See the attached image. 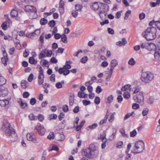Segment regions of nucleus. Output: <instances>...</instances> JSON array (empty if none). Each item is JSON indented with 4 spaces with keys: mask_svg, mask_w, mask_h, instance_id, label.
I'll return each instance as SVG.
<instances>
[{
    "mask_svg": "<svg viewBox=\"0 0 160 160\" xmlns=\"http://www.w3.org/2000/svg\"><path fill=\"white\" fill-rule=\"evenodd\" d=\"M2 128L5 129V134L9 137L11 141L14 142L17 140L18 137L15 131L11 127L10 123L8 122L4 123Z\"/></svg>",
    "mask_w": 160,
    "mask_h": 160,
    "instance_id": "1",
    "label": "nucleus"
},
{
    "mask_svg": "<svg viewBox=\"0 0 160 160\" xmlns=\"http://www.w3.org/2000/svg\"><path fill=\"white\" fill-rule=\"evenodd\" d=\"M157 32V29L155 28L149 27L142 33V35L147 40H152L156 38Z\"/></svg>",
    "mask_w": 160,
    "mask_h": 160,
    "instance_id": "2",
    "label": "nucleus"
},
{
    "mask_svg": "<svg viewBox=\"0 0 160 160\" xmlns=\"http://www.w3.org/2000/svg\"><path fill=\"white\" fill-rule=\"evenodd\" d=\"M154 78L153 74L150 72H142L141 78L142 82L145 84L149 83Z\"/></svg>",
    "mask_w": 160,
    "mask_h": 160,
    "instance_id": "3",
    "label": "nucleus"
},
{
    "mask_svg": "<svg viewBox=\"0 0 160 160\" xmlns=\"http://www.w3.org/2000/svg\"><path fill=\"white\" fill-rule=\"evenodd\" d=\"M109 10V7L107 4L102 3L98 9V14L102 19L105 18Z\"/></svg>",
    "mask_w": 160,
    "mask_h": 160,
    "instance_id": "4",
    "label": "nucleus"
},
{
    "mask_svg": "<svg viewBox=\"0 0 160 160\" xmlns=\"http://www.w3.org/2000/svg\"><path fill=\"white\" fill-rule=\"evenodd\" d=\"M144 148V144L142 140L137 141L135 143L132 152L134 153H141Z\"/></svg>",
    "mask_w": 160,
    "mask_h": 160,
    "instance_id": "5",
    "label": "nucleus"
},
{
    "mask_svg": "<svg viewBox=\"0 0 160 160\" xmlns=\"http://www.w3.org/2000/svg\"><path fill=\"white\" fill-rule=\"evenodd\" d=\"M88 148L91 159L93 158L94 156H97L98 154L99 153L98 149L94 144H91L89 145Z\"/></svg>",
    "mask_w": 160,
    "mask_h": 160,
    "instance_id": "6",
    "label": "nucleus"
},
{
    "mask_svg": "<svg viewBox=\"0 0 160 160\" xmlns=\"http://www.w3.org/2000/svg\"><path fill=\"white\" fill-rule=\"evenodd\" d=\"M133 99L134 100L137 102L142 104L143 103L144 97L142 92H140L139 94H136L134 96Z\"/></svg>",
    "mask_w": 160,
    "mask_h": 160,
    "instance_id": "7",
    "label": "nucleus"
},
{
    "mask_svg": "<svg viewBox=\"0 0 160 160\" xmlns=\"http://www.w3.org/2000/svg\"><path fill=\"white\" fill-rule=\"evenodd\" d=\"M39 75L38 77V83L39 85H42L43 83L44 75L43 74V71L42 67L39 65Z\"/></svg>",
    "mask_w": 160,
    "mask_h": 160,
    "instance_id": "8",
    "label": "nucleus"
},
{
    "mask_svg": "<svg viewBox=\"0 0 160 160\" xmlns=\"http://www.w3.org/2000/svg\"><path fill=\"white\" fill-rule=\"evenodd\" d=\"M27 139L28 141H31L34 143H38V142L35 136L31 133H28L27 135Z\"/></svg>",
    "mask_w": 160,
    "mask_h": 160,
    "instance_id": "9",
    "label": "nucleus"
},
{
    "mask_svg": "<svg viewBox=\"0 0 160 160\" xmlns=\"http://www.w3.org/2000/svg\"><path fill=\"white\" fill-rule=\"evenodd\" d=\"M36 129L38 132L39 134L41 135H43L44 134L45 129L44 128L42 125H40L37 126L35 127Z\"/></svg>",
    "mask_w": 160,
    "mask_h": 160,
    "instance_id": "10",
    "label": "nucleus"
},
{
    "mask_svg": "<svg viewBox=\"0 0 160 160\" xmlns=\"http://www.w3.org/2000/svg\"><path fill=\"white\" fill-rule=\"evenodd\" d=\"M23 9L25 12L30 13L32 11H36V9L33 6L27 5L24 7Z\"/></svg>",
    "mask_w": 160,
    "mask_h": 160,
    "instance_id": "11",
    "label": "nucleus"
},
{
    "mask_svg": "<svg viewBox=\"0 0 160 160\" xmlns=\"http://www.w3.org/2000/svg\"><path fill=\"white\" fill-rule=\"evenodd\" d=\"M89 150L88 148L87 149H83L82 150V155L87 158L91 159Z\"/></svg>",
    "mask_w": 160,
    "mask_h": 160,
    "instance_id": "12",
    "label": "nucleus"
},
{
    "mask_svg": "<svg viewBox=\"0 0 160 160\" xmlns=\"http://www.w3.org/2000/svg\"><path fill=\"white\" fill-rule=\"evenodd\" d=\"M8 93V90L7 88H0V97H6Z\"/></svg>",
    "mask_w": 160,
    "mask_h": 160,
    "instance_id": "13",
    "label": "nucleus"
},
{
    "mask_svg": "<svg viewBox=\"0 0 160 160\" xmlns=\"http://www.w3.org/2000/svg\"><path fill=\"white\" fill-rule=\"evenodd\" d=\"M141 89V87L139 86H137L135 87L132 90H131V91L133 92V94H139V92H142L140 91Z\"/></svg>",
    "mask_w": 160,
    "mask_h": 160,
    "instance_id": "14",
    "label": "nucleus"
},
{
    "mask_svg": "<svg viewBox=\"0 0 160 160\" xmlns=\"http://www.w3.org/2000/svg\"><path fill=\"white\" fill-rule=\"evenodd\" d=\"M37 9L36 11H32L30 12L29 15V17L31 19H34L37 18L38 15L37 14Z\"/></svg>",
    "mask_w": 160,
    "mask_h": 160,
    "instance_id": "15",
    "label": "nucleus"
},
{
    "mask_svg": "<svg viewBox=\"0 0 160 160\" xmlns=\"http://www.w3.org/2000/svg\"><path fill=\"white\" fill-rule=\"evenodd\" d=\"M20 37L17 36L16 38L14 39L13 41L15 44L16 47L18 49H19V46H20V41L19 40Z\"/></svg>",
    "mask_w": 160,
    "mask_h": 160,
    "instance_id": "16",
    "label": "nucleus"
},
{
    "mask_svg": "<svg viewBox=\"0 0 160 160\" xmlns=\"http://www.w3.org/2000/svg\"><path fill=\"white\" fill-rule=\"evenodd\" d=\"M127 43V41L125 38H122V41H119L116 42L117 45L119 46H124Z\"/></svg>",
    "mask_w": 160,
    "mask_h": 160,
    "instance_id": "17",
    "label": "nucleus"
},
{
    "mask_svg": "<svg viewBox=\"0 0 160 160\" xmlns=\"http://www.w3.org/2000/svg\"><path fill=\"white\" fill-rule=\"evenodd\" d=\"M101 3L100 2H94L92 5V8L95 10H98L100 7Z\"/></svg>",
    "mask_w": 160,
    "mask_h": 160,
    "instance_id": "18",
    "label": "nucleus"
},
{
    "mask_svg": "<svg viewBox=\"0 0 160 160\" xmlns=\"http://www.w3.org/2000/svg\"><path fill=\"white\" fill-rule=\"evenodd\" d=\"M9 103L8 100L6 99L0 100V105L1 107H4L8 105Z\"/></svg>",
    "mask_w": 160,
    "mask_h": 160,
    "instance_id": "19",
    "label": "nucleus"
},
{
    "mask_svg": "<svg viewBox=\"0 0 160 160\" xmlns=\"http://www.w3.org/2000/svg\"><path fill=\"white\" fill-rule=\"evenodd\" d=\"M150 44L148 42H144L142 43L141 45V47L142 49H149V47L150 46Z\"/></svg>",
    "mask_w": 160,
    "mask_h": 160,
    "instance_id": "20",
    "label": "nucleus"
},
{
    "mask_svg": "<svg viewBox=\"0 0 160 160\" xmlns=\"http://www.w3.org/2000/svg\"><path fill=\"white\" fill-rule=\"evenodd\" d=\"M29 62L32 64H36L37 63V59H35L33 57H30L29 58Z\"/></svg>",
    "mask_w": 160,
    "mask_h": 160,
    "instance_id": "21",
    "label": "nucleus"
},
{
    "mask_svg": "<svg viewBox=\"0 0 160 160\" xmlns=\"http://www.w3.org/2000/svg\"><path fill=\"white\" fill-rule=\"evenodd\" d=\"M57 138V140L62 141L64 139L65 137L63 134L59 133L58 134Z\"/></svg>",
    "mask_w": 160,
    "mask_h": 160,
    "instance_id": "22",
    "label": "nucleus"
},
{
    "mask_svg": "<svg viewBox=\"0 0 160 160\" xmlns=\"http://www.w3.org/2000/svg\"><path fill=\"white\" fill-rule=\"evenodd\" d=\"M6 80L4 77L2 76L0 74V86L5 84L6 83Z\"/></svg>",
    "mask_w": 160,
    "mask_h": 160,
    "instance_id": "23",
    "label": "nucleus"
},
{
    "mask_svg": "<svg viewBox=\"0 0 160 160\" xmlns=\"http://www.w3.org/2000/svg\"><path fill=\"white\" fill-rule=\"evenodd\" d=\"M131 86L129 84H127L125 85L123 87H122L121 88V90L122 91H127L128 90H131L130 87Z\"/></svg>",
    "mask_w": 160,
    "mask_h": 160,
    "instance_id": "24",
    "label": "nucleus"
},
{
    "mask_svg": "<svg viewBox=\"0 0 160 160\" xmlns=\"http://www.w3.org/2000/svg\"><path fill=\"white\" fill-rule=\"evenodd\" d=\"M11 15L13 18L16 17L18 15V12L15 9H13L11 12Z\"/></svg>",
    "mask_w": 160,
    "mask_h": 160,
    "instance_id": "25",
    "label": "nucleus"
},
{
    "mask_svg": "<svg viewBox=\"0 0 160 160\" xmlns=\"http://www.w3.org/2000/svg\"><path fill=\"white\" fill-rule=\"evenodd\" d=\"M21 107L22 108L24 109H27L28 108V104L26 103H24L21 100Z\"/></svg>",
    "mask_w": 160,
    "mask_h": 160,
    "instance_id": "26",
    "label": "nucleus"
},
{
    "mask_svg": "<svg viewBox=\"0 0 160 160\" xmlns=\"http://www.w3.org/2000/svg\"><path fill=\"white\" fill-rule=\"evenodd\" d=\"M28 83L25 80H22L21 82V87L23 88H26L27 87Z\"/></svg>",
    "mask_w": 160,
    "mask_h": 160,
    "instance_id": "27",
    "label": "nucleus"
},
{
    "mask_svg": "<svg viewBox=\"0 0 160 160\" xmlns=\"http://www.w3.org/2000/svg\"><path fill=\"white\" fill-rule=\"evenodd\" d=\"M118 64L117 61L115 59H113L112 60L111 62V67L114 68Z\"/></svg>",
    "mask_w": 160,
    "mask_h": 160,
    "instance_id": "28",
    "label": "nucleus"
},
{
    "mask_svg": "<svg viewBox=\"0 0 160 160\" xmlns=\"http://www.w3.org/2000/svg\"><path fill=\"white\" fill-rule=\"evenodd\" d=\"M28 118L31 120H37V116L34 115L33 113H31L28 116Z\"/></svg>",
    "mask_w": 160,
    "mask_h": 160,
    "instance_id": "29",
    "label": "nucleus"
},
{
    "mask_svg": "<svg viewBox=\"0 0 160 160\" xmlns=\"http://www.w3.org/2000/svg\"><path fill=\"white\" fill-rule=\"evenodd\" d=\"M98 126V124L97 123H94L91 125L87 127L88 130L89 129H95Z\"/></svg>",
    "mask_w": 160,
    "mask_h": 160,
    "instance_id": "30",
    "label": "nucleus"
},
{
    "mask_svg": "<svg viewBox=\"0 0 160 160\" xmlns=\"http://www.w3.org/2000/svg\"><path fill=\"white\" fill-rule=\"evenodd\" d=\"M106 137V134L105 131H103L102 133L98 137V140H102L104 138H105Z\"/></svg>",
    "mask_w": 160,
    "mask_h": 160,
    "instance_id": "31",
    "label": "nucleus"
},
{
    "mask_svg": "<svg viewBox=\"0 0 160 160\" xmlns=\"http://www.w3.org/2000/svg\"><path fill=\"white\" fill-rule=\"evenodd\" d=\"M128 64L132 65L133 66L136 63V61L134 60L133 58H131L128 61Z\"/></svg>",
    "mask_w": 160,
    "mask_h": 160,
    "instance_id": "32",
    "label": "nucleus"
},
{
    "mask_svg": "<svg viewBox=\"0 0 160 160\" xmlns=\"http://www.w3.org/2000/svg\"><path fill=\"white\" fill-rule=\"evenodd\" d=\"M154 56L155 57L159 58L160 57V47L154 53Z\"/></svg>",
    "mask_w": 160,
    "mask_h": 160,
    "instance_id": "33",
    "label": "nucleus"
},
{
    "mask_svg": "<svg viewBox=\"0 0 160 160\" xmlns=\"http://www.w3.org/2000/svg\"><path fill=\"white\" fill-rule=\"evenodd\" d=\"M54 133L52 132H51L48 135L47 138L49 140H51L53 139L54 138Z\"/></svg>",
    "mask_w": 160,
    "mask_h": 160,
    "instance_id": "34",
    "label": "nucleus"
},
{
    "mask_svg": "<svg viewBox=\"0 0 160 160\" xmlns=\"http://www.w3.org/2000/svg\"><path fill=\"white\" fill-rule=\"evenodd\" d=\"M8 60V58H1L2 62L3 63L4 66H6L7 64V62Z\"/></svg>",
    "mask_w": 160,
    "mask_h": 160,
    "instance_id": "35",
    "label": "nucleus"
},
{
    "mask_svg": "<svg viewBox=\"0 0 160 160\" xmlns=\"http://www.w3.org/2000/svg\"><path fill=\"white\" fill-rule=\"evenodd\" d=\"M123 96L124 98L128 99L130 98V94L127 91L125 92L123 94Z\"/></svg>",
    "mask_w": 160,
    "mask_h": 160,
    "instance_id": "36",
    "label": "nucleus"
},
{
    "mask_svg": "<svg viewBox=\"0 0 160 160\" xmlns=\"http://www.w3.org/2000/svg\"><path fill=\"white\" fill-rule=\"evenodd\" d=\"M61 40L62 42L65 43L67 42V37L65 34H63L61 37Z\"/></svg>",
    "mask_w": 160,
    "mask_h": 160,
    "instance_id": "37",
    "label": "nucleus"
},
{
    "mask_svg": "<svg viewBox=\"0 0 160 160\" xmlns=\"http://www.w3.org/2000/svg\"><path fill=\"white\" fill-rule=\"evenodd\" d=\"M123 146V142L122 141H119L117 143L116 147L117 148H121Z\"/></svg>",
    "mask_w": 160,
    "mask_h": 160,
    "instance_id": "38",
    "label": "nucleus"
},
{
    "mask_svg": "<svg viewBox=\"0 0 160 160\" xmlns=\"http://www.w3.org/2000/svg\"><path fill=\"white\" fill-rule=\"evenodd\" d=\"M134 113L133 112H132L131 113H127L125 115L124 117V119L126 120L129 118L130 116L132 115Z\"/></svg>",
    "mask_w": 160,
    "mask_h": 160,
    "instance_id": "39",
    "label": "nucleus"
},
{
    "mask_svg": "<svg viewBox=\"0 0 160 160\" xmlns=\"http://www.w3.org/2000/svg\"><path fill=\"white\" fill-rule=\"evenodd\" d=\"M2 29L4 30H6L7 29V22H4L1 25Z\"/></svg>",
    "mask_w": 160,
    "mask_h": 160,
    "instance_id": "40",
    "label": "nucleus"
},
{
    "mask_svg": "<svg viewBox=\"0 0 160 160\" xmlns=\"http://www.w3.org/2000/svg\"><path fill=\"white\" fill-rule=\"evenodd\" d=\"M100 101V99L98 97H96L94 99V103L97 105H98Z\"/></svg>",
    "mask_w": 160,
    "mask_h": 160,
    "instance_id": "41",
    "label": "nucleus"
},
{
    "mask_svg": "<svg viewBox=\"0 0 160 160\" xmlns=\"http://www.w3.org/2000/svg\"><path fill=\"white\" fill-rule=\"evenodd\" d=\"M47 22L48 21L47 20L44 18H42L40 21V24L42 25L46 24Z\"/></svg>",
    "mask_w": 160,
    "mask_h": 160,
    "instance_id": "42",
    "label": "nucleus"
},
{
    "mask_svg": "<svg viewBox=\"0 0 160 160\" xmlns=\"http://www.w3.org/2000/svg\"><path fill=\"white\" fill-rule=\"evenodd\" d=\"M131 12L130 10H128L125 13L124 17V19H127L129 15L131 14Z\"/></svg>",
    "mask_w": 160,
    "mask_h": 160,
    "instance_id": "43",
    "label": "nucleus"
},
{
    "mask_svg": "<svg viewBox=\"0 0 160 160\" xmlns=\"http://www.w3.org/2000/svg\"><path fill=\"white\" fill-rule=\"evenodd\" d=\"M37 117V119H38L40 122H42L44 119V117L42 114H39Z\"/></svg>",
    "mask_w": 160,
    "mask_h": 160,
    "instance_id": "44",
    "label": "nucleus"
},
{
    "mask_svg": "<svg viewBox=\"0 0 160 160\" xmlns=\"http://www.w3.org/2000/svg\"><path fill=\"white\" fill-rule=\"evenodd\" d=\"M113 97L112 95H111L108 96L107 98V102L109 103H111L113 100Z\"/></svg>",
    "mask_w": 160,
    "mask_h": 160,
    "instance_id": "45",
    "label": "nucleus"
},
{
    "mask_svg": "<svg viewBox=\"0 0 160 160\" xmlns=\"http://www.w3.org/2000/svg\"><path fill=\"white\" fill-rule=\"evenodd\" d=\"M75 8L76 11H81L82 8V6L79 4H76L75 6Z\"/></svg>",
    "mask_w": 160,
    "mask_h": 160,
    "instance_id": "46",
    "label": "nucleus"
},
{
    "mask_svg": "<svg viewBox=\"0 0 160 160\" xmlns=\"http://www.w3.org/2000/svg\"><path fill=\"white\" fill-rule=\"evenodd\" d=\"M55 22L54 20L50 21L48 23L49 26L50 27H54L55 25Z\"/></svg>",
    "mask_w": 160,
    "mask_h": 160,
    "instance_id": "47",
    "label": "nucleus"
},
{
    "mask_svg": "<svg viewBox=\"0 0 160 160\" xmlns=\"http://www.w3.org/2000/svg\"><path fill=\"white\" fill-rule=\"evenodd\" d=\"M57 117V115L55 114H51L49 115V118L50 120L55 119Z\"/></svg>",
    "mask_w": 160,
    "mask_h": 160,
    "instance_id": "48",
    "label": "nucleus"
},
{
    "mask_svg": "<svg viewBox=\"0 0 160 160\" xmlns=\"http://www.w3.org/2000/svg\"><path fill=\"white\" fill-rule=\"evenodd\" d=\"M155 26L160 30V19L158 21H155Z\"/></svg>",
    "mask_w": 160,
    "mask_h": 160,
    "instance_id": "49",
    "label": "nucleus"
},
{
    "mask_svg": "<svg viewBox=\"0 0 160 160\" xmlns=\"http://www.w3.org/2000/svg\"><path fill=\"white\" fill-rule=\"evenodd\" d=\"M137 132L136 130L134 129L130 133V136L131 137H133L137 134Z\"/></svg>",
    "mask_w": 160,
    "mask_h": 160,
    "instance_id": "50",
    "label": "nucleus"
},
{
    "mask_svg": "<svg viewBox=\"0 0 160 160\" xmlns=\"http://www.w3.org/2000/svg\"><path fill=\"white\" fill-rule=\"evenodd\" d=\"M36 101L35 98H32L30 101V104L32 105H34L36 103Z\"/></svg>",
    "mask_w": 160,
    "mask_h": 160,
    "instance_id": "51",
    "label": "nucleus"
},
{
    "mask_svg": "<svg viewBox=\"0 0 160 160\" xmlns=\"http://www.w3.org/2000/svg\"><path fill=\"white\" fill-rule=\"evenodd\" d=\"M88 57L87 56L81 58V62L83 63H85L88 60Z\"/></svg>",
    "mask_w": 160,
    "mask_h": 160,
    "instance_id": "52",
    "label": "nucleus"
},
{
    "mask_svg": "<svg viewBox=\"0 0 160 160\" xmlns=\"http://www.w3.org/2000/svg\"><path fill=\"white\" fill-rule=\"evenodd\" d=\"M65 114L64 113L61 112L58 116V118L60 121H61L64 117Z\"/></svg>",
    "mask_w": 160,
    "mask_h": 160,
    "instance_id": "53",
    "label": "nucleus"
},
{
    "mask_svg": "<svg viewBox=\"0 0 160 160\" xmlns=\"http://www.w3.org/2000/svg\"><path fill=\"white\" fill-rule=\"evenodd\" d=\"M107 117L106 116L103 119L101 120L99 122V124L100 125L104 123L107 120Z\"/></svg>",
    "mask_w": 160,
    "mask_h": 160,
    "instance_id": "54",
    "label": "nucleus"
},
{
    "mask_svg": "<svg viewBox=\"0 0 160 160\" xmlns=\"http://www.w3.org/2000/svg\"><path fill=\"white\" fill-rule=\"evenodd\" d=\"M63 111L65 112H67L68 111V105H64L62 107Z\"/></svg>",
    "mask_w": 160,
    "mask_h": 160,
    "instance_id": "55",
    "label": "nucleus"
},
{
    "mask_svg": "<svg viewBox=\"0 0 160 160\" xmlns=\"http://www.w3.org/2000/svg\"><path fill=\"white\" fill-rule=\"evenodd\" d=\"M82 103L84 105L87 106L90 104L91 103V102L89 101H88L86 100H84L82 101Z\"/></svg>",
    "mask_w": 160,
    "mask_h": 160,
    "instance_id": "56",
    "label": "nucleus"
},
{
    "mask_svg": "<svg viewBox=\"0 0 160 160\" xmlns=\"http://www.w3.org/2000/svg\"><path fill=\"white\" fill-rule=\"evenodd\" d=\"M148 110L147 108H144L142 112V114L143 116L146 115L148 113Z\"/></svg>",
    "mask_w": 160,
    "mask_h": 160,
    "instance_id": "57",
    "label": "nucleus"
},
{
    "mask_svg": "<svg viewBox=\"0 0 160 160\" xmlns=\"http://www.w3.org/2000/svg\"><path fill=\"white\" fill-rule=\"evenodd\" d=\"M102 91V89L101 88V87L99 86H98L96 90V92L97 93H100Z\"/></svg>",
    "mask_w": 160,
    "mask_h": 160,
    "instance_id": "58",
    "label": "nucleus"
},
{
    "mask_svg": "<svg viewBox=\"0 0 160 160\" xmlns=\"http://www.w3.org/2000/svg\"><path fill=\"white\" fill-rule=\"evenodd\" d=\"M154 98L152 97H150L148 100V102L149 103L152 104L154 102Z\"/></svg>",
    "mask_w": 160,
    "mask_h": 160,
    "instance_id": "59",
    "label": "nucleus"
},
{
    "mask_svg": "<svg viewBox=\"0 0 160 160\" xmlns=\"http://www.w3.org/2000/svg\"><path fill=\"white\" fill-rule=\"evenodd\" d=\"M29 52L28 50L26 49L25 52L23 53V56L24 57H28L29 54Z\"/></svg>",
    "mask_w": 160,
    "mask_h": 160,
    "instance_id": "60",
    "label": "nucleus"
},
{
    "mask_svg": "<svg viewBox=\"0 0 160 160\" xmlns=\"http://www.w3.org/2000/svg\"><path fill=\"white\" fill-rule=\"evenodd\" d=\"M145 16V14L144 13L142 12L140 13L139 15V18L140 20H142L144 18Z\"/></svg>",
    "mask_w": 160,
    "mask_h": 160,
    "instance_id": "61",
    "label": "nucleus"
},
{
    "mask_svg": "<svg viewBox=\"0 0 160 160\" xmlns=\"http://www.w3.org/2000/svg\"><path fill=\"white\" fill-rule=\"evenodd\" d=\"M63 67L65 68V70H66V69L68 70V69H69L71 68V66L70 64L66 63V62L65 65H64Z\"/></svg>",
    "mask_w": 160,
    "mask_h": 160,
    "instance_id": "62",
    "label": "nucleus"
},
{
    "mask_svg": "<svg viewBox=\"0 0 160 160\" xmlns=\"http://www.w3.org/2000/svg\"><path fill=\"white\" fill-rule=\"evenodd\" d=\"M108 65V63L107 62L104 61L102 62L101 66L103 67H106Z\"/></svg>",
    "mask_w": 160,
    "mask_h": 160,
    "instance_id": "63",
    "label": "nucleus"
},
{
    "mask_svg": "<svg viewBox=\"0 0 160 160\" xmlns=\"http://www.w3.org/2000/svg\"><path fill=\"white\" fill-rule=\"evenodd\" d=\"M30 94L28 92H24L23 94V97L24 98H27L29 96Z\"/></svg>",
    "mask_w": 160,
    "mask_h": 160,
    "instance_id": "64",
    "label": "nucleus"
}]
</instances>
